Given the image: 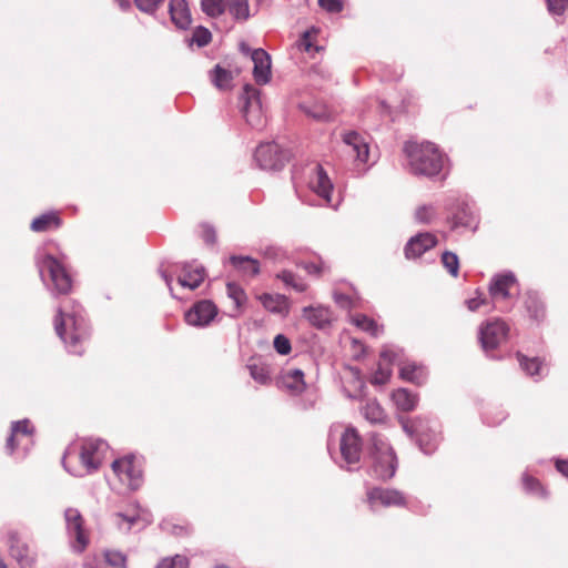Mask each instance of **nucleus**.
<instances>
[{
	"label": "nucleus",
	"mask_w": 568,
	"mask_h": 568,
	"mask_svg": "<svg viewBox=\"0 0 568 568\" xmlns=\"http://www.w3.org/2000/svg\"><path fill=\"white\" fill-rule=\"evenodd\" d=\"M105 564L113 568H126V556L118 550H105L103 552Z\"/></svg>",
	"instance_id": "39"
},
{
	"label": "nucleus",
	"mask_w": 568,
	"mask_h": 568,
	"mask_svg": "<svg viewBox=\"0 0 568 568\" xmlns=\"http://www.w3.org/2000/svg\"><path fill=\"white\" fill-rule=\"evenodd\" d=\"M230 263L234 270L244 278H253L260 273V263L257 260L244 256L232 255Z\"/></svg>",
	"instance_id": "20"
},
{
	"label": "nucleus",
	"mask_w": 568,
	"mask_h": 568,
	"mask_svg": "<svg viewBox=\"0 0 568 568\" xmlns=\"http://www.w3.org/2000/svg\"><path fill=\"white\" fill-rule=\"evenodd\" d=\"M351 322L359 329L369 333L372 336H378L383 332V326L378 325L373 318L364 314H355Z\"/></svg>",
	"instance_id": "31"
},
{
	"label": "nucleus",
	"mask_w": 568,
	"mask_h": 568,
	"mask_svg": "<svg viewBox=\"0 0 568 568\" xmlns=\"http://www.w3.org/2000/svg\"><path fill=\"white\" fill-rule=\"evenodd\" d=\"M334 301L341 307H344V308L352 307V300H351V297L345 295V294H343V293H334Z\"/></svg>",
	"instance_id": "57"
},
{
	"label": "nucleus",
	"mask_w": 568,
	"mask_h": 568,
	"mask_svg": "<svg viewBox=\"0 0 568 568\" xmlns=\"http://www.w3.org/2000/svg\"><path fill=\"white\" fill-rule=\"evenodd\" d=\"M226 294L235 304V312L240 313L242 306L246 303L247 296L244 290L236 283L230 282L226 285Z\"/></svg>",
	"instance_id": "35"
},
{
	"label": "nucleus",
	"mask_w": 568,
	"mask_h": 568,
	"mask_svg": "<svg viewBox=\"0 0 568 568\" xmlns=\"http://www.w3.org/2000/svg\"><path fill=\"white\" fill-rule=\"evenodd\" d=\"M258 300L262 305L270 312L275 314L286 315L288 313V304L287 298L284 295H272V294H262Z\"/></svg>",
	"instance_id": "27"
},
{
	"label": "nucleus",
	"mask_w": 568,
	"mask_h": 568,
	"mask_svg": "<svg viewBox=\"0 0 568 568\" xmlns=\"http://www.w3.org/2000/svg\"><path fill=\"white\" fill-rule=\"evenodd\" d=\"M303 316L317 328L328 325L333 318L332 311L323 305L307 306L303 308Z\"/></svg>",
	"instance_id": "22"
},
{
	"label": "nucleus",
	"mask_w": 568,
	"mask_h": 568,
	"mask_svg": "<svg viewBox=\"0 0 568 568\" xmlns=\"http://www.w3.org/2000/svg\"><path fill=\"white\" fill-rule=\"evenodd\" d=\"M525 304L531 318L536 321H540L544 318L545 307L541 301L536 295H528Z\"/></svg>",
	"instance_id": "36"
},
{
	"label": "nucleus",
	"mask_w": 568,
	"mask_h": 568,
	"mask_svg": "<svg viewBox=\"0 0 568 568\" xmlns=\"http://www.w3.org/2000/svg\"><path fill=\"white\" fill-rule=\"evenodd\" d=\"M521 368L530 376L538 375L541 369V362L539 358H527L526 356L518 354L517 355Z\"/></svg>",
	"instance_id": "40"
},
{
	"label": "nucleus",
	"mask_w": 568,
	"mask_h": 568,
	"mask_svg": "<svg viewBox=\"0 0 568 568\" xmlns=\"http://www.w3.org/2000/svg\"><path fill=\"white\" fill-rule=\"evenodd\" d=\"M169 11L172 22L180 29L191 24V13L185 0H170Z\"/></svg>",
	"instance_id": "23"
},
{
	"label": "nucleus",
	"mask_w": 568,
	"mask_h": 568,
	"mask_svg": "<svg viewBox=\"0 0 568 568\" xmlns=\"http://www.w3.org/2000/svg\"><path fill=\"white\" fill-rule=\"evenodd\" d=\"M164 0H134L139 10L153 13Z\"/></svg>",
	"instance_id": "47"
},
{
	"label": "nucleus",
	"mask_w": 568,
	"mask_h": 568,
	"mask_svg": "<svg viewBox=\"0 0 568 568\" xmlns=\"http://www.w3.org/2000/svg\"><path fill=\"white\" fill-rule=\"evenodd\" d=\"M372 469L382 480L390 479L397 468V458L389 444L378 435L372 436Z\"/></svg>",
	"instance_id": "4"
},
{
	"label": "nucleus",
	"mask_w": 568,
	"mask_h": 568,
	"mask_svg": "<svg viewBox=\"0 0 568 568\" xmlns=\"http://www.w3.org/2000/svg\"><path fill=\"white\" fill-rule=\"evenodd\" d=\"M509 327L501 320H494L481 324L479 341L485 351L495 349L508 335Z\"/></svg>",
	"instance_id": "8"
},
{
	"label": "nucleus",
	"mask_w": 568,
	"mask_h": 568,
	"mask_svg": "<svg viewBox=\"0 0 568 568\" xmlns=\"http://www.w3.org/2000/svg\"><path fill=\"white\" fill-rule=\"evenodd\" d=\"M33 432L34 429L28 419L12 423L11 434L6 444L8 453L13 454L19 446L27 450L32 444Z\"/></svg>",
	"instance_id": "9"
},
{
	"label": "nucleus",
	"mask_w": 568,
	"mask_h": 568,
	"mask_svg": "<svg viewBox=\"0 0 568 568\" xmlns=\"http://www.w3.org/2000/svg\"><path fill=\"white\" fill-rule=\"evenodd\" d=\"M303 268L311 275H321L326 266L323 262H307L303 264Z\"/></svg>",
	"instance_id": "50"
},
{
	"label": "nucleus",
	"mask_w": 568,
	"mask_h": 568,
	"mask_svg": "<svg viewBox=\"0 0 568 568\" xmlns=\"http://www.w3.org/2000/svg\"><path fill=\"white\" fill-rule=\"evenodd\" d=\"M162 529L170 531L171 534L175 536H182L187 534V527L186 526H180V525H170L169 523L162 524Z\"/></svg>",
	"instance_id": "54"
},
{
	"label": "nucleus",
	"mask_w": 568,
	"mask_h": 568,
	"mask_svg": "<svg viewBox=\"0 0 568 568\" xmlns=\"http://www.w3.org/2000/svg\"><path fill=\"white\" fill-rule=\"evenodd\" d=\"M437 244V239L434 234L425 232L419 233L412 237L405 246V255L407 258H416L423 255L426 251L433 248Z\"/></svg>",
	"instance_id": "18"
},
{
	"label": "nucleus",
	"mask_w": 568,
	"mask_h": 568,
	"mask_svg": "<svg viewBox=\"0 0 568 568\" xmlns=\"http://www.w3.org/2000/svg\"><path fill=\"white\" fill-rule=\"evenodd\" d=\"M116 517L126 521V524H128L126 529H130V527L136 521L135 516H124L121 513L116 514Z\"/></svg>",
	"instance_id": "61"
},
{
	"label": "nucleus",
	"mask_w": 568,
	"mask_h": 568,
	"mask_svg": "<svg viewBox=\"0 0 568 568\" xmlns=\"http://www.w3.org/2000/svg\"><path fill=\"white\" fill-rule=\"evenodd\" d=\"M54 327L57 334L67 344L70 352L82 354L80 345L89 336V332L80 311L74 310L72 314H64L62 308H59L54 320Z\"/></svg>",
	"instance_id": "2"
},
{
	"label": "nucleus",
	"mask_w": 568,
	"mask_h": 568,
	"mask_svg": "<svg viewBox=\"0 0 568 568\" xmlns=\"http://www.w3.org/2000/svg\"><path fill=\"white\" fill-rule=\"evenodd\" d=\"M342 139L347 148V153L353 155L358 164H365L368 161V143L361 134L349 131L344 133Z\"/></svg>",
	"instance_id": "14"
},
{
	"label": "nucleus",
	"mask_w": 568,
	"mask_h": 568,
	"mask_svg": "<svg viewBox=\"0 0 568 568\" xmlns=\"http://www.w3.org/2000/svg\"><path fill=\"white\" fill-rule=\"evenodd\" d=\"M341 455L346 464L359 462L362 453V439L354 427H347L341 436Z\"/></svg>",
	"instance_id": "10"
},
{
	"label": "nucleus",
	"mask_w": 568,
	"mask_h": 568,
	"mask_svg": "<svg viewBox=\"0 0 568 568\" xmlns=\"http://www.w3.org/2000/svg\"><path fill=\"white\" fill-rule=\"evenodd\" d=\"M254 158L257 165L266 171L281 170L288 160L286 152L274 142L260 144L256 148Z\"/></svg>",
	"instance_id": "6"
},
{
	"label": "nucleus",
	"mask_w": 568,
	"mask_h": 568,
	"mask_svg": "<svg viewBox=\"0 0 568 568\" xmlns=\"http://www.w3.org/2000/svg\"><path fill=\"white\" fill-rule=\"evenodd\" d=\"M201 8L203 12L211 17H220L225 10L224 0H201Z\"/></svg>",
	"instance_id": "37"
},
{
	"label": "nucleus",
	"mask_w": 568,
	"mask_h": 568,
	"mask_svg": "<svg viewBox=\"0 0 568 568\" xmlns=\"http://www.w3.org/2000/svg\"><path fill=\"white\" fill-rule=\"evenodd\" d=\"M106 442L98 438H87L83 439L81 444V449L79 453V458L81 462V467L79 469H73L69 466V460L71 457L70 450L65 453L62 459L63 467L67 471L74 476H84L95 471L102 464L105 454L108 452Z\"/></svg>",
	"instance_id": "3"
},
{
	"label": "nucleus",
	"mask_w": 568,
	"mask_h": 568,
	"mask_svg": "<svg viewBox=\"0 0 568 568\" xmlns=\"http://www.w3.org/2000/svg\"><path fill=\"white\" fill-rule=\"evenodd\" d=\"M112 469L120 481L131 489H136L142 483V469L139 460L126 456L112 463Z\"/></svg>",
	"instance_id": "7"
},
{
	"label": "nucleus",
	"mask_w": 568,
	"mask_h": 568,
	"mask_svg": "<svg viewBox=\"0 0 568 568\" xmlns=\"http://www.w3.org/2000/svg\"><path fill=\"white\" fill-rule=\"evenodd\" d=\"M61 220L55 212H49L36 217L31 223L34 232H47L60 227Z\"/></svg>",
	"instance_id": "30"
},
{
	"label": "nucleus",
	"mask_w": 568,
	"mask_h": 568,
	"mask_svg": "<svg viewBox=\"0 0 568 568\" xmlns=\"http://www.w3.org/2000/svg\"><path fill=\"white\" fill-rule=\"evenodd\" d=\"M250 375L260 384H266L270 379L268 369L264 365H248Z\"/></svg>",
	"instance_id": "44"
},
{
	"label": "nucleus",
	"mask_w": 568,
	"mask_h": 568,
	"mask_svg": "<svg viewBox=\"0 0 568 568\" xmlns=\"http://www.w3.org/2000/svg\"><path fill=\"white\" fill-rule=\"evenodd\" d=\"M277 278L282 280L285 285L291 286L297 292H305L307 290V284L290 271L281 272L277 274Z\"/></svg>",
	"instance_id": "38"
},
{
	"label": "nucleus",
	"mask_w": 568,
	"mask_h": 568,
	"mask_svg": "<svg viewBox=\"0 0 568 568\" xmlns=\"http://www.w3.org/2000/svg\"><path fill=\"white\" fill-rule=\"evenodd\" d=\"M419 420H420L419 418H416L414 420H409L407 418H400V424L406 434H408L409 436H414L417 433V429H418L417 423Z\"/></svg>",
	"instance_id": "53"
},
{
	"label": "nucleus",
	"mask_w": 568,
	"mask_h": 568,
	"mask_svg": "<svg viewBox=\"0 0 568 568\" xmlns=\"http://www.w3.org/2000/svg\"><path fill=\"white\" fill-rule=\"evenodd\" d=\"M516 284V277L511 273L498 274L493 277L489 284V294L494 298L509 297V291Z\"/></svg>",
	"instance_id": "21"
},
{
	"label": "nucleus",
	"mask_w": 568,
	"mask_h": 568,
	"mask_svg": "<svg viewBox=\"0 0 568 568\" xmlns=\"http://www.w3.org/2000/svg\"><path fill=\"white\" fill-rule=\"evenodd\" d=\"M310 187L321 196L327 204L332 203L333 184L321 165L313 169V175L310 179Z\"/></svg>",
	"instance_id": "19"
},
{
	"label": "nucleus",
	"mask_w": 568,
	"mask_h": 568,
	"mask_svg": "<svg viewBox=\"0 0 568 568\" xmlns=\"http://www.w3.org/2000/svg\"><path fill=\"white\" fill-rule=\"evenodd\" d=\"M364 417L371 423H383L385 413L376 400H368L362 408Z\"/></svg>",
	"instance_id": "34"
},
{
	"label": "nucleus",
	"mask_w": 568,
	"mask_h": 568,
	"mask_svg": "<svg viewBox=\"0 0 568 568\" xmlns=\"http://www.w3.org/2000/svg\"><path fill=\"white\" fill-rule=\"evenodd\" d=\"M121 8L126 9L130 7L129 0H118Z\"/></svg>",
	"instance_id": "63"
},
{
	"label": "nucleus",
	"mask_w": 568,
	"mask_h": 568,
	"mask_svg": "<svg viewBox=\"0 0 568 568\" xmlns=\"http://www.w3.org/2000/svg\"><path fill=\"white\" fill-rule=\"evenodd\" d=\"M162 275H163V278H164L166 285L171 288L172 277L166 275L165 273H163Z\"/></svg>",
	"instance_id": "64"
},
{
	"label": "nucleus",
	"mask_w": 568,
	"mask_h": 568,
	"mask_svg": "<svg viewBox=\"0 0 568 568\" xmlns=\"http://www.w3.org/2000/svg\"><path fill=\"white\" fill-rule=\"evenodd\" d=\"M315 34H316V32H314V31L304 32L302 39L297 43L298 49L302 51H305L307 53H312L313 51H318L320 48L317 45H314V43H313V39H314Z\"/></svg>",
	"instance_id": "45"
},
{
	"label": "nucleus",
	"mask_w": 568,
	"mask_h": 568,
	"mask_svg": "<svg viewBox=\"0 0 568 568\" xmlns=\"http://www.w3.org/2000/svg\"><path fill=\"white\" fill-rule=\"evenodd\" d=\"M308 113L311 116L320 121H327L331 119V112L325 106H314Z\"/></svg>",
	"instance_id": "52"
},
{
	"label": "nucleus",
	"mask_w": 568,
	"mask_h": 568,
	"mask_svg": "<svg viewBox=\"0 0 568 568\" xmlns=\"http://www.w3.org/2000/svg\"><path fill=\"white\" fill-rule=\"evenodd\" d=\"M486 304H487V300L483 298L480 296V294L477 295L476 297H473V298H469L466 301L467 308L471 312L477 311L480 306L486 305Z\"/></svg>",
	"instance_id": "56"
},
{
	"label": "nucleus",
	"mask_w": 568,
	"mask_h": 568,
	"mask_svg": "<svg viewBox=\"0 0 568 568\" xmlns=\"http://www.w3.org/2000/svg\"><path fill=\"white\" fill-rule=\"evenodd\" d=\"M8 544L11 556L18 561L21 568H32L34 556L29 546L23 542L17 532L8 535Z\"/></svg>",
	"instance_id": "15"
},
{
	"label": "nucleus",
	"mask_w": 568,
	"mask_h": 568,
	"mask_svg": "<svg viewBox=\"0 0 568 568\" xmlns=\"http://www.w3.org/2000/svg\"><path fill=\"white\" fill-rule=\"evenodd\" d=\"M281 383L284 388L293 394H301L306 387L304 373L297 368L286 371L282 375Z\"/></svg>",
	"instance_id": "26"
},
{
	"label": "nucleus",
	"mask_w": 568,
	"mask_h": 568,
	"mask_svg": "<svg viewBox=\"0 0 568 568\" xmlns=\"http://www.w3.org/2000/svg\"><path fill=\"white\" fill-rule=\"evenodd\" d=\"M274 348L281 355H287L291 352V343L284 335L278 334L274 338Z\"/></svg>",
	"instance_id": "46"
},
{
	"label": "nucleus",
	"mask_w": 568,
	"mask_h": 568,
	"mask_svg": "<svg viewBox=\"0 0 568 568\" xmlns=\"http://www.w3.org/2000/svg\"><path fill=\"white\" fill-rule=\"evenodd\" d=\"M318 3L328 12H339L343 9L341 0H318Z\"/></svg>",
	"instance_id": "51"
},
{
	"label": "nucleus",
	"mask_w": 568,
	"mask_h": 568,
	"mask_svg": "<svg viewBox=\"0 0 568 568\" xmlns=\"http://www.w3.org/2000/svg\"><path fill=\"white\" fill-rule=\"evenodd\" d=\"M240 50H241L244 54H250V55H251V53H252V51H253V50H251V49H250V47H248L246 43H244V42H242V43L240 44Z\"/></svg>",
	"instance_id": "62"
},
{
	"label": "nucleus",
	"mask_w": 568,
	"mask_h": 568,
	"mask_svg": "<svg viewBox=\"0 0 568 568\" xmlns=\"http://www.w3.org/2000/svg\"><path fill=\"white\" fill-rule=\"evenodd\" d=\"M156 568H189V559L183 555L163 558Z\"/></svg>",
	"instance_id": "43"
},
{
	"label": "nucleus",
	"mask_w": 568,
	"mask_h": 568,
	"mask_svg": "<svg viewBox=\"0 0 568 568\" xmlns=\"http://www.w3.org/2000/svg\"><path fill=\"white\" fill-rule=\"evenodd\" d=\"M436 217V209L433 205H422L415 211V220L422 224H429Z\"/></svg>",
	"instance_id": "42"
},
{
	"label": "nucleus",
	"mask_w": 568,
	"mask_h": 568,
	"mask_svg": "<svg viewBox=\"0 0 568 568\" xmlns=\"http://www.w3.org/2000/svg\"><path fill=\"white\" fill-rule=\"evenodd\" d=\"M399 375L407 382L420 385L425 382L427 373L424 366L407 362L402 365Z\"/></svg>",
	"instance_id": "28"
},
{
	"label": "nucleus",
	"mask_w": 568,
	"mask_h": 568,
	"mask_svg": "<svg viewBox=\"0 0 568 568\" xmlns=\"http://www.w3.org/2000/svg\"><path fill=\"white\" fill-rule=\"evenodd\" d=\"M193 41L199 47H204L211 41V33L205 28H197L193 34Z\"/></svg>",
	"instance_id": "49"
},
{
	"label": "nucleus",
	"mask_w": 568,
	"mask_h": 568,
	"mask_svg": "<svg viewBox=\"0 0 568 568\" xmlns=\"http://www.w3.org/2000/svg\"><path fill=\"white\" fill-rule=\"evenodd\" d=\"M524 485L525 487L528 489V490H531V491H535L537 490L538 488H540V484L537 479L530 477V476H525L524 477Z\"/></svg>",
	"instance_id": "59"
},
{
	"label": "nucleus",
	"mask_w": 568,
	"mask_h": 568,
	"mask_svg": "<svg viewBox=\"0 0 568 568\" xmlns=\"http://www.w3.org/2000/svg\"><path fill=\"white\" fill-rule=\"evenodd\" d=\"M216 307L211 301H200L185 314V321L193 326H205L216 316Z\"/></svg>",
	"instance_id": "13"
},
{
	"label": "nucleus",
	"mask_w": 568,
	"mask_h": 568,
	"mask_svg": "<svg viewBox=\"0 0 568 568\" xmlns=\"http://www.w3.org/2000/svg\"><path fill=\"white\" fill-rule=\"evenodd\" d=\"M442 263L452 276L456 277L458 275L459 260L455 253L445 251L442 254Z\"/></svg>",
	"instance_id": "41"
},
{
	"label": "nucleus",
	"mask_w": 568,
	"mask_h": 568,
	"mask_svg": "<svg viewBox=\"0 0 568 568\" xmlns=\"http://www.w3.org/2000/svg\"><path fill=\"white\" fill-rule=\"evenodd\" d=\"M104 564H105L104 558L101 559V558L94 556L92 558H89L84 562V568H105Z\"/></svg>",
	"instance_id": "58"
},
{
	"label": "nucleus",
	"mask_w": 568,
	"mask_h": 568,
	"mask_svg": "<svg viewBox=\"0 0 568 568\" xmlns=\"http://www.w3.org/2000/svg\"><path fill=\"white\" fill-rule=\"evenodd\" d=\"M556 468L560 474L568 478V460H557Z\"/></svg>",
	"instance_id": "60"
},
{
	"label": "nucleus",
	"mask_w": 568,
	"mask_h": 568,
	"mask_svg": "<svg viewBox=\"0 0 568 568\" xmlns=\"http://www.w3.org/2000/svg\"><path fill=\"white\" fill-rule=\"evenodd\" d=\"M204 277L205 272L203 267L192 268L190 265L185 264L182 268V273L178 277V281L181 286L194 290L202 284Z\"/></svg>",
	"instance_id": "25"
},
{
	"label": "nucleus",
	"mask_w": 568,
	"mask_h": 568,
	"mask_svg": "<svg viewBox=\"0 0 568 568\" xmlns=\"http://www.w3.org/2000/svg\"><path fill=\"white\" fill-rule=\"evenodd\" d=\"M254 63L253 75L257 84H265L271 79V57L263 49H254L251 53Z\"/></svg>",
	"instance_id": "17"
},
{
	"label": "nucleus",
	"mask_w": 568,
	"mask_h": 568,
	"mask_svg": "<svg viewBox=\"0 0 568 568\" xmlns=\"http://www.w3.org/2000/svg\"><path fill=\"white\" fill-rule=\"evenodd\" d=\"M404 152L415 174L435 176L444 168L443 153L430 142H407L404 145Z\"/></svg>",
	"instance_id": "1"
},
{
	"label": "nucleus",
	"mask_w": 568,
	"mask_h": 568,
	"mask_svg": "<svg viewBox=\"0 0 568 568\" xmlns=\"http://www.w3.org/2000/svg\"><path fill=\"white\" fill-rule=\"evenodd\" d=\"M213 84L220 90H227L232 87L233 75L231 71L216 65L211 72Z\"/></svg>",
	"instance_id": "32"
},
{
	"label": "nucleus",
	"mask_w": 568,
	"mask_h": 568,
	"mask_svg": "<svg viewBox=\"0 0 568 568\" xmlns=\"http://www.w3.org/2000/svg\"><path fill=\"white\" fill-rule=\"evenodd\" d=\"M38 267L42 277L48 274L57 293H70L72 277L62 261L51 254H45L38 261Z\"/></svg>",
	"instance_id": "5"
},
{
	"label": "nucleus",
	"mask_w": 568,
	"mask_h": 568,
	"mask_svg": "<svg viewBox=\"0 0 568 568\" xmlns=\"http://www.w3.org/2000/svg\"><path fill=\"white\" fill-rule=\"evenodd\" d=\"M67 529L71 537H74V548L82 551L89 544V537L83 528V518L78 509L68 508L64 513Z\"/></svg>",
	"instance_id": "12"
},
{
	"label": "nucleus",
	"mask_w": 568,
	"mask_h": 568,
	"mask_svg": "<svg viewBox=\"0 0 568 568\" xmlns=\"http://www.w3.org/2000/svg\"><path fill=\"white\" fill-rule=\"evenodd\" d=\"M367 500L372 506L376 503L385 507L404 506L406 504L405 497L399 490L378 487L367 491Z\"/></svg>",
	"instance_id": "16"
},
{
	"label": "nucleus",
	"mask_w": 568,
	"mask_h": 568,
	"mask_svg": "<svg viewBox=\"0 0 568 568\" xmlns=\"http://www.w3.org/2000/svg\"><path fill=\"white\" fill-rule=\"evenodd\" d=\"M202 237L207 244H214L216 241L214 229L207 224L202 225Z\"/></svg>",
	"instance_id": "55"
},
{
	"label": "nucleus",
	"mask_w": 568,
	"mask_h": 568,
	"mask_svg": "<svg viewBox=\"0 0 568 568\" xmlns=\"http://www.w3.org/2000/svg\"><path fill=\"white\" fill-rule=\"evenodd\" d=\"M547 7L552 14H562L568 8V0H546Z\"/></svg>",
	"instance_id": "48"
},
{
	"label": "nucleus",
	"mask_w": 568,
	"mask_h": 568,
	"mask_svg": "<svg viewBox=\"0 0 568 568\" xmlns=\"http://www.w3.org/2000/svg\"><path fill=\"white\" fill-rule=\"evenodd\" d=\"M394 359V353L389 349H383L381 353V362L377 369L373 374L371 382L376 385L386 384L392 375L390 363Z\"/></svg>",
	"instance_id": "24"
},
{
	"label": "nucleus",
	"mask_w": 568,
	"mask_h": 568,
	"mask_svg": "<svg viewBox=\"0 0 568 568\" xmlns=\"http://www.w3.org/2000/svg\"><path fill=\"white\" fill-rule=\"evenodd\" d=\"M244 90L246 101L243 108V113L246 122L252 128H261L264 124V115L261 106L258 91L250 84H246Z\"/></svg>",
	"instance_id": "11"
},
{
	"label": "nucleus",
	"mask_w": 568,
	"mask_h": 568,
	"mask_svg": "<svg viewBox=\"0 0 568 568\" xmlns=\"http://www.w3.org/2000/svg\"><path fill=\"white\" fill-rule=\"evenodd\" d=\"M392 398L396 407L403 412H412L416 408L418 397L406 388L395 390Z\"/></svg>",
	"instance_id": "29"
},
{
	"label": "nucleus",
	"mask_w": 568,
	"mask_h": 568,
	"mask_svg": "<svg viewBox=\"0 0 568 568\" xmlns=\"http://www.w3.org/2000/svg\"><path fill=\"white\" fill-rule=\"evenodd\" d=\"M225 7L236 20H247L250 17L248 0H225Z\"/></svg>",
	"instance_id": "33"
}]
</instances>
